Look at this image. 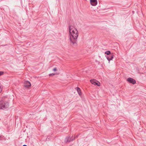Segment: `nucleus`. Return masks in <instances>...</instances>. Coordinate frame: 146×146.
<instances>
[{
    "label": "nucleus",
    "instance_id": "nucleus-15",
    "mask_svg": "<svg viewBox=\"0 0 146 146\" xmlns=\"http://www.w3.org/2000/svg\"><path fill=\"white\" fill-rule=\"evenodd\" d=\"M23 146H27L26 145H23Z\"/></svg>",
    "mask_w": 146,
    "mask_h": 146
},
{
    "label": "nucleus",
    "instance_id": "nucleus-9",
    "mask_svg": "<svg viewBox=\"0 0 146 146\" xmlns=\"http://www.w3.org/2000/svg\"><path fill=\"white\" fill-rule=\"evenodd\" d=\"M77 91L80 96H81L82 95V92L80 88L78 87L76 88Z\"/></svg>",
    "mask_w": 146,
    "mask_h": 146
},
{
    "label": "nucleus",
    "instance_id": "nucleus-16",
    "mask_svg": "<svg viewBox=\"0 0 146 146\" xmlns=\"http://www.w3.org/2000/svg\"><path fill=\"white\" fill-rule=\"evenodd\" d=\"M126 80L127 81H128V78L126 79Z\"/></svg>",
    "mask_w": 146,
    "mask_h": 146
},
{
    "label": "nucleus",
    "instance_id": "nucleus-12",
    "mask_svg": "<svg viewBox=\"0 0 146 146\" xmlns=\"http://www.w3.org/2000/svg\"><path fill=\"white\" fill-rule=\"evenodd\" d=\"M4 72L3 71H0V76L3 74Z\"/></svg>",
    "mask_w": 146,
    "mask_h": 146
},
{
    "label": "nucleus",
    "instance_id": "nucleus-3",
    "mask_svg": "<svg viewBox=\"0 0 146 146\" xmlns=\"http://www.w3.org/2000/svg\"><path fill=\"white\" fill-rule=\"evenodd\" d=\"M75 139V137L72 136H67L65 139L64 142L65 143H67L68 142L69 143L71 142L74 140Z\"/></svg>",
    "mask_w": 146,
    "mask_h": 146
},
{
    "label": "nucleus",
    "instance_id": "nucleus-5",
    "mask_svg": "<svg viewBox=\"0 0 146 146\" xmlns=\"http://www.w3.org/2000/svg\"><path fill=\"white\" fill-rule=\"evenodd\" d=\"M24 85L25 88H28L31 86V84L30 82L27 81H25L24 82Z\"/></svg>",
    "mask_w": 146,
    "mask_h": 146
},
{
    "label": "nucleus",
    "instance_id": "nucleus-6",
    "mask_svg": "<svg viewBox=\"0 0 146 146\" xmlns=\"http://www.w3.org/2000/svg\"><path fill=\"white\" fill-rule=\"evenodd\" d=\"M128 82L134 84H135L136 82L135 80L131 78H128Z\"/></svg>",
    "mask_w": 146,
    "mask_h": 146
},
{
    "label": "nucleus",
    "instance_id": "nucleus-4",
    "mask_svg": "<svg viewBox=\"0 0 146 146\" xmlns=\"http://www.w3.org/2000/svg\"><path fill=\"white\" fill-rule=\"evenodd\" d=\"M90 81L92 84H94L95 85H97L98 86H100V83L95 80H91Z\"/></svg>",
    "mask_w": 146,
    "mask_h": 146
},
{
    "label": "nucleus",
    "instance_id": "nucleus-13",
    "mask_svg": "<svg viewBox=\"0 0 146 146\" xmlns=\"http://www.w3.org/2000/svg\"><path fill=\"white\" fill-rule=\"evenodd\" d=\"M52 70L53 71H54V72L56 71L57 70L56 68H54Z\"/></svg>",
    "mask_w": 146,
    "mask_h": 146
},
{
    "label": "nucleus",
    "instance_id": "nucleus-1",
    "mask_svg": "<svg viewBox=\"0 0 146 146\" xmlns=\"http://www.w3.org/2000/svg\"><path fill=\"white\" fill-rule=\"evenodd\" d=\"M70 42L73 45L77 43V38L78 36V32L76 29L72 26L69 25Z\"/></svg>",
    "mask_w": 146,
    "mask_h": 146
},
{
    "label": "nucleus",
    "instance_id": "nucleus-8",
    "mask_svg": "<svg viewBox=\"0 0 146 146\" xmlns=\"http://www.w3.org/2000/svg\"><path fill=\"white\" fill-rule=\"evenodd\" d=\"M106 58L108 60L110 61V60H111L114 58V55L112 54L109 55L108 56H106Z\"/></svg>",
    "mask_w": 146,
    "mask_h": 146
},
{
    "label": "nucleus",
    "instance_id": "nucleus-2",
    "mask_svg": "<svg viewBox=\"0 0 146 146\" xmlns=\"http://www.w3.org/2000/svg\"><path fill=\"white\" fill-rule=\"evenodd\" d=\"M9 107V102L7 101L1 100L0 101V109L5 110Z\"/></svg>",
    "mask_w": 146,
    "mask_h": 146
},
{
    "label": "nucleus",
    "instance_id": "nucleus-11",
    "mask_svg": "<svg viewBox=\"0 0 146 146\" xmlns=\"http://www.w3.org/2000/svg\"><path fill=\"white\" fill-rule=\"evenodd\" d=\"M55 73H53L52 74H49V76H52L54 75H55Z\"/></svg>",
    "mask_w": 146,
    "mask_h": 146
},
{
    "label": "nucleus",
    "instance_id": "nucleus-7",
    "mask_svg": "<svg viewBox=\"0 0 146 146\" xmlns=\"http://www.w3.org/2000/svg\"><path fill=\"white\" fill-rule=\"evenodd\" d=\"M90 3L91 5L95 6L97 4V0H90Z\"/></svg>",
    "mask_w": 146,
    "mask_h": 146
},
{
    "label": "nucleus",
    "instance_id": "nucleus-14",
    "mask_svg": "<svg viewBox=\"0 0 146 146\" xmlns=\"http://www.w3.org/2000/svg\"><path fill=\"white\" fill-rule=\"evenodd\" d=\"M2 88L1 87V86H0V93L1 92L2 90Z\"/></svg>",
    "mask_w": 146,
    "mask_h": 146
},
{
    "label": "nucleus",
    "instance_id": "nucleus-10",
    "mask_svg": "<svg viewBox=\"0 0 146 146\" xmlns=\"http://www.w3.org/2000/svg\"><path fill=\"white\" fill-rule=\"evenodd\" d=\"M105 54H106L107 55H110L112 54L111 53V52L109 50L106 51L105 52Z\"/></svg>",
    "mask_w": 146,
    "mask_h": 146
}]
</instances>
